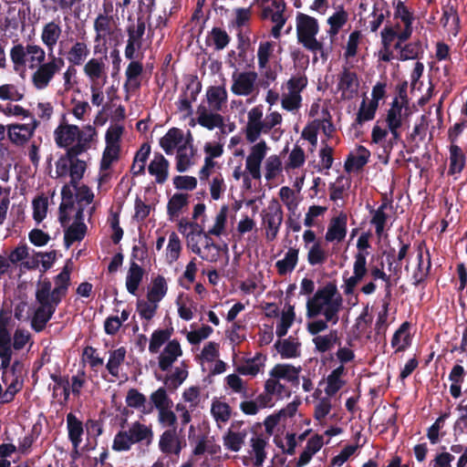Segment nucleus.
<instances>
[{
    "mask_svg": "<svg viewBox=\"0 0 467 467\" xmlns=\"http://www.w3.org/2000/svg\"><path fill=\"white\" fill-rule=\"evenodd\" d=\"M10 59L13 69L20 77L24 78L26 68L35 69L46 60V51L39 45L18 43L10 49Z\"/></svg>",
    "mask_w": 467,
    "mask_h": 467,
    "instance_id": "1",
    "label": "nucleus"
},
{
    "mask_svg": "<svg viewBox=\"0 0 467 467\" xmlns=\"http://www.w3.org/2000/svg\"><path fill=\"white\" fill-rule=\"evenodd\" d=\"M152 438L153 431L150 426L135 421L128 430L119 431L116 433L112 442V450L115 451H128L136 443L150 444Z\"/></svg>",
    "mask_w": 467,
    "mask_h": 467,
    "instance_id": "2",
    "label": "nucleus"
},
{
    "mask_svg": "<svg viewBox=\"0 0 467 467\" xmlns=\"http://www.w3.org/2000/svg\"><path fill=\"white\" fill-rule=\"evenodd\" d=\"M319 30L317 20L308 15L299 13L296 16V36L298 43L315 54L313 62L317 61V49L321 48V42L317 39Z\"/></svg>",
    "mask_w": 467,
    "mask_h": 467,
    "instance_id": "3",
    "label": "nucleus"
},
{
    "mask_svg": "<svg viewBox=\"0 0 467 467\" xmlns=\"http://www.w3.org/2000/svg\"><path fill=\"white\" fill-rule=\"evenodd\" d=\"M337 295L340 294L336 284L332 282H328L324 286L319 287L314 296L307 299L306 317L308 318H315L321 315L324 306L335 301Z\"/></svg>",
    "mask_w": 467,
    "mask_h": 467,
    "instance_id": "4",
    "label": "nucleus"
},
{
    "mask_svg": "<svg viewBox=\"0 0 467 467\" xmlns=\"http://www.w3.org/2000/svg\"><path fill=\"white\" fill-rule=\"evenodd\" d=\"M262 225L265 228V238L267 241H274L283 223L284 212L281 204L276 199L269 202L266 209L261 213Z\"/></svg>",
    "mask_w": 467,
    "mask_h": 467,
    "instance_id": "5",
    "label": "nucleus"
},
{
    "mask_svg": "<svg viewBox=\"0 0 467 467\" xmlns=\"http://www.w3.org/2000/svg\"><path fill=\"white\" fill-rule=\"evenodd\" d=\"M201 90L202 83L198 80L197 76H191L185 89L182 90L176 102L177 109L181 112H186L185 118L192 115V103L196 101Z\"/></svg>",
    "mask_w": 467,
    "mask_h": 467,
    "instance_id": "6",
    "label": "nucleus"
},
{
    "mask_svg": "<svg viewBox=\"0 0 467 467\" xmlns=\"http://www.w3.org/2000/svg\"><path fill=\"white\" fill-rule=\"evenodd\" d=\"M89 47L84 41H75L67 49H65L64 41L59 42L58 55L65 56L67 62L72 66H81L89 56Z\"/></svg>",
    "mask_w": 467,
    "mask_h": 467,
    "instance_id": "7",
    "label": "nucleus"
},
{
    "mask_svg": "<svg viewBox=\"0 0 467 467\" xmlns=\"http://www.w3.org/2000/svg\"><path fill=\"white\" fill-rule=\"evenodd\" d=\"M267 150V146L265 140L254 144L251 148V152L246 158V170L249 171L251 176L259 180L261 178V163L265 159Z\"/></svg>",
    "mask_w": 467,
    "mask_h": 467,
    "instance_id": "8",
    "label": "nucleus"
},
{
    "mask_svg": "<svg viewBox=\"0 0 467 467\" xmlns=\"http://www.w3.org/2000/svg\"><path fill=\"white\" fill-rule=\"evenodd\" d=\"M257 73L254 71L233 74V85L231 90L237 96L250 95L254 87Z\"/></svg>",
    "mask_w": 467,
    "mask_h": 467,
    "instance_id": "9",
    "label": "nucleus"
},
{
    "mask_svg": "<svg viewBox=\"0 0 467 467\" xmlns=\"http://www.w3.org/2000/svg\"><path fill=\"white\" fill-rule=\"evenodd\" d=\"M39 122L36 119L31 124H11L7 126L10 141L17 146L24 145L34 134Z\"/></svg>",
    "mask_w": 467,
    "mask_h": 467,
    "instance_id": "10",
    "label": "nucleus"
},
{
    "mask_svg": "<svg viewBox=\"0 0 467 467\" xmlns=\"http://www.w3.org/2000/svg\"><path fill=\"white\" fill-rule=\"evenodd\" d=\"M358 87L359 82L357 73L345 67L338 81V89L342 91V98L353 99L358 94Z\"/></svg>",
    "mask_w": 467,
    "mask_h": 467,
    "instance_id": "11",
    "label": "nucleus"
},
{
    "mask_svg": "<svg viewBox=\"0 0 467 467\" xmlns=\"http://www.w3.org/2000/svg\"><path fill=\"white\" fill-rule=\"evenodd\" d=\"M55 141L59 148H67L72 145L78 136H79V128L73 124H60L54 131Z\"/></svg>",
    "mask_w": 467,
    "mask_h": 467,
    "instance_id": "12",
    "label": "nucleus"
},
{
    "mask_svg": "<svg viewBox=\"0 0 467 467\" xmlns=\"http://www.w3.org/2000/svg\"><path fill=\"white\" fill-rule=\"evenodd\" d=\"M34 70L31 76V81L34 88L38 90L47 88L56 76L55 71L47 61L42 62Z\"/></svg>",
    "mask_w": 467,
    "mask_h": 467,
    "instance_id": "13",
    "label": "nucleus"
},
{
    "mask_svg": "<svg viewBox=\"0 0 467 467\" xmlns=\"http://www.w3.org/2000/svg\"><path fill=\"white\" fill-rule=\"evenodd\" d=\"M182 355V350L180 342L177 339L170 340L159 357L160 369L162 371L169 370L173 362Z\"/></svg>",
    "mask_w": 467,
    "mask_h": 467,
    "instance_id": "14",
    "label": "nucleus"
},
{
    "mask_svg": "<svg viewBox=\"0 0 467 467\" xmlns=\"http://www.w3.org/2000/svg\"><path fill=\"white\" fill-rule=\"evenodd\" d=\"M347 214L341 213L338 216L333 218L328 225L326 240L327 242H341L345 239L347 234Z\"/></svg>",
    "mask_w": 467,
    "mask_h": 467,
    "instance_id": "15",
    "label": "nucleus"
},
{
    "mask_svg": "<svg viewBox=\"0 0 467 467\" xmlns=\"http://www.w3.org/2000/svg\"><path fill=\"white\" fill-rule=\"evenodd\" d=\"M301 367H295L291 364H276L269 372L274 379H285L294 386L299 385V373Z\"/></svg>",
    "mask_w": 467,
    "mask_h": 467,
    "instance_id": "16",
    "label": "nucleus"
},
{
    "mask_svg": "<svg viewBox=\"0 0 467 467\" xmlns=\"http://www.w3.org/2000/svg\"><path fill=\"white\" fill-rule=\"evenodd\" d=\"M370 151L364 146L357 148V155L349 153L345 161L344 169L347 172L358 171L368 162Z\"/></svg>",
    "mask_w": 467,
    "mask_h": 467,
    "instance_id": "17",
    "label": "nucleus"
},
{
    "mask_svg": "<svg viewBox=\"0 0 467 467\" xmlns=\"http://www.w3.org/2000/svg\"><path fill=\"white\" fill-rule=\"evenodd\" d=\"M62 34V27L59 21H50L47 23L41 32V41L46 46L47 51L55 49V47Z\"/></svg>",
    "mask_w": 467,
    "mask_h": 467,
    "instance_id": "18",
    "label": "nucleus"
},
{
    "mask_svg": "<svg viewBox=\"0 0 467 467\" xmlns=\"http://www.w3.org/2000/svg\"><path fill=\"white\" fill-rule=\"evenodd\" d=\"M169 165L168 160L161 153H156L148 167V171L150 175L155 176L157 183L162 184L168 179Z\"/></svg>",
    "mask_w": 467,
    "mask_h": 467,
    "instance_id": "19",
    "label": "nucleus"
},
{
    "mask_svg": "<svg viewBox=\"0 0 467 467\" xmlns=\"http://www.w3.org/2000/svg\"><path fill=\"white\" fill-rule=\"evenodd\" d=\"M159 448L165 454L179 455L182 451L180 441L176 435V428L166 430L160 438Z\"/></svg>",
    "mask_w": 467,
    "mask_h": 467,
    "instance_id": "20",
    "label": "nucleus"
},
{
    "mask_svg": "<svg viewBox=\"0 0 467 467\" xmlns=\"http://www.w3.org/2000/svg\"><path fill=\"white\" fill-rule=\"evenodd\" d=\"M67 429L68 440L72 443L73 448L78 449L82 441L84 426L82 421L72 412L67 415Z\"/></svg>",
    "mask_w": 467,
    "mask_h": 467,
    "instance_id": "21",
    "label": "nucleus"
},
{
    "mask_svg": "<svg viewBox=\"0 0 467 467\" xmlns=\"http://www.w3.org/2000/svg\"><path fill=\"white\" fill-rule=\"evenodd\" d=\"M323 436L315 434L306 442L305 450L299 455L296 462V467H303L306 465L316 454L323 447Z\"/></svg>",
    "mask_w": 467,
    "mask_h": 467,
    "instance_id": "22",
    "label": "nucleus"
},
{
    "mask_svg": "<svg viewBox=\"0 0 467 467\" xmlns=\"http://www.w3.org/2000/svg\"><path fill=\"white\" fill-rule=\"evenodd\" d=\"M15 160V151L5 144H0V180L2 182L9 181L10 170Z\"/></svg>",
    "mask_w": 467,
    "mask_h": 467,
    "instance_id": "23",
    "label": "nucleus"
},
{
    "mask_svg": "<svg viewBox=\"0 0 467 467\" xmlns=\"http://www.w3.org/2000/svg\"><path fill=\"white\" fill-rule=\"evenodd\" d=\"M345 373L344 365H340L333 369L327 378V387L325 392L328 397H332L337 394L346 384V381L341 379Z\"/></svg>",
    "mask_w": 467,
    "mask_h": 467,
    "instance_id": "24",
    "label": "nucleus"
},
{
    "mask_svg": "<svg viewBox=\"0 0 467 467\" xmlns=\"http://www.w3.org/2000/svg\"><path fill=\"white\" fill-rule=\"evenodd\" d=\"M182 140L183 133L182 130L178 128H171L160 140V146L162 148L166 154L170 155L173 153L175 148L181 146L180 144Z\"/></svg>",
    "mask_w": 467,
    "mask_h": 467,
    "instance_id": "25",
    "label": "nucleus"
},
{
    "mask_svg": "<svg viewBox=\"0 0 467 467\" xmlns=\"http://www.w3.org/2000/svg\"><path fill=\"white\" fill-rule=\"evenodd\" d=\"M106 66L103 62V59L100 58H90L83 67V71L85 75L88 78V79L92 82V84H96L97 81L102 77L106 78Z\"/></svg>",
    "mask_w": 467,
    "mask_h": 467,
    "instance_id": "26",
    "label": "nucleus"
},
{
    "mask_svg": "<svg viewBox=\"0 0 467 467\" xmlns=\"http://www.w3.org/2000/svg\"><path fill=\"white\" fill-rule=\"evenodd\" d=\"M143 275L144 269L134 261H131L126 277V287L130 294L136 295Z\"/></svg>",
    "mask_w": 467,
    "mask_h": 467,
    "instance_id": "27",
    "label": "nucleus"
},
{
    "mask_svg": "<svg viewBox=\"0 0 467 467\" xmlns=\"http://www.w3.org/2000/svg\"><path fill=\"white\" fill-rule=\"evenodd\" d=\"M150 154V145L147 142L142 143L135 153L133 162L130 167V172L133 176H140L145 172V164Z\"/></svg>",
    "mask_w": 467,
    "mask_h": 467,
    "instance_id": "28",
    "label": "nucleus"
},
{
    "mask_svg": "<svg viewBox=\"0 0 467 467\" xmlns=\"http://www.w3.org/2000/svg\"><path fill=\"white\" fill-rule=\"evenodd\" d=\"M298 253L299 250L297 248L290 247L285 253L284 259L278 260L275 263L277 273L280 275H285L295 269L298 261Z\"/></svg>",
    "mask_w": 467,
    "mask_h": 467,
    "instance_id": "29",
    "label": "nucleus"
},
{
    "mask_svg": "<svg viewBox=\"0 0 467 467\" xmlns=\"http://www.w3.org/2000/svg\"><path fill=\"white\" fill-rule=\"evenodd\" d=\"M410 326V323L406 321L395 331L391 338V347L397 348L396 351H404L410 346L411 338L408 333Z\"/></svg>",
    "mask_w": 467,
    "mask_h": 467,
    "instance_id": "30",
    "label": "nucleus"
},
{
    "mask_svg": "<svg viewBox=\"0 0 467 467\" xmlns=\"http://www.w3.org/2000/svg\"><path fill=\"white\" fill-rule=\"evenodd\" d=\"M168 285L162 275H158L152 280V285L150 288L147 298L150 303H159L167 294Z\"/></svg>",
    "mask_w": 467,
    "mask_h": 467,
    "instance_id": "31",
    "label": "nucleus"
},
{
    "mask_svg": "<svg viewBox=\"0 0 467 467\" xmlns=\"http://www.w3.org/2000/svg\"><path fill=\"white\" fill-rule=\"evenodd\" d=\"M265 358V356L258 353L254 358H248L245 363L239 365L236 371L240 375L254 377L259 373L260 368L264 366Z\"/></svg>",
    "mask_w": 467,
    "mask_h": 467,
    "instance_id": "32",
    "label": "nucleus"
},
{
    "mask_svg": "<svg viewBox=\"0 0 467 467\" xmlns=\"http://www.w3.org/2000/svg\"><path fill=\"white\" fill-rule=\"evenodd\" d=\"M231 41L230 36L221 27H213L206 37L207 45H213L216 50H223Z\"/></svg>",
    "mask_w": 467,
    "mask_h": 467,
    "instance_id": "33",
    "label": "nucleus"
},
{
    "mask_svg": "<svg viewBox=\"0 0 467 467\" xmlns=\"http://www.w3.org/2000/svg\"><path fill=\"white\" fill-rule=\"evenodd\" d=\"M126 353L127 351L124 347H120L109 352V358L106 364V368L112 377L119 378V367L125 360Z\"/></svg>",
    "mask_w": 467,
    "mask_h": 467,
    "instance_id": "34",
    "label": "nucleus"
},
{
    "mask_svg": "<svg viewBox=\"0 0 467 467\" xmlns=\"http://www.w3.org/2000/svg\"><path fill=\"white\" fill-rule=\"evenodd\" d=\"M194 155V149L192 145H190L189 149L187 144H183L178 147L176 156V170L179 172L186 171L192 165V158Z\"/></svg>",
    "mask_w": 467,
    "mask_h": 467,
    "instance_id": "35",
    "label": "nucleus"
},
{
    "mask_svg": "<svg viewBox=\"0 0 467 467\" xmlns=\"http://www.w3.org/2000/svg\"><path fill=\"white\" fill-rule=\"evenodd\" d=\"M464 165L465 156L462 149L456 144H451L450 146V167L448 173L450 175L460 173L463 170Z\"/></svg>",
    "mask_w": 467,
    "mask_h": 467,
    "instance_id": "36",
    "label": "nucleus"
},
{
    "mask_svg": "<svg viewBox=\"0 0 467 467\" xmlns=\"http://www.w3.org/2000/svg\"><path fill=\"white\" fill-rule=\"evenodd\" d=\"M286 310L282 313L280 322L276 326L275 334L279 338H282L287 334L288 329L294 323L296 314L295 306L290 304H286Z\"/></svg>",
    "mask_w": 467,
    "mask_h": 467,
    "instance_id": "37",
    "label": "nucleus"
},
{
    "mask_svg": "<svg viewBox=\"0 0 467 467\" xmlns=\"http://www.w3.org/2000/svg\"><path fill=\"white\" fill-rule=\"evenodd\" d=\"M206 97L213 109L219 111L227 100V92L223 87H211L207 90Z\"/></svg>",
    "mask_w": 467,
    "mask_h": 467,
    "instance_id": "38",
    "label": "nucleus"
},
{
    "mask_svg": "<svg viewBox=\"0 0 467 467\" xmlns=\"http://www.w3.org/2000/svg\"><path fill=\"white\" fill-rule=\"evenodd\" d=\"M87 232V225L84 223H72L64 234V243L66 247H69L74 242L84 239Z\"/></svg>",
    "mask_w": 467,
    "mask_h": 467,
    "instance_id": "39",
    "label": "nucleus"
},
{
    "mask_svg": "<svg viewBox=\"0 0 467 467\" xmlns=\"http://www.w3.org/2000/svg\"><path fill=\"white\" fill-rule=\"evenodd\" d=\"M343 298L341 295H337L335 301L331 302L328 306H324L322 310V315L324 316V321L327 323H331L332 325L337 324L339 320V311L342 307Z\"/></svg>",
    "mask_w": 467,
    "mask_h": 467,
    "instance_id": "40",
    "label": "nucleus"
},
{
    "mask_svg": "<svg viewBox=\"0 0 467 467\" xmlns=\"http://www.w3.org/2000/svg\"><path fill=\"white\" fill-rule=\"evenodd\" d=\"M267 441L263 435H256L251 439V446L254 453V465L261 466L266 458L265 447Z\"/></svg>",
    "mask_w": 467,
    "mask_h": 467,
    "instance_id": "41",
    "label": "nucleus"
},
{
    "mask_svg": "<svg viewBox=\"0 0 467 467\" xmlns=\"http://www.w3.org/2000/svg\"><path fill=\"white\" fill-rule=\"evenodd\" d=\"M187 377L188 371L177 367L172 374L165 377L163 383L169 391L173 392L183 383Z\"/></svg>",
    "mask_w": 467,
    "mask_h": 467,
    "instance_id": "42",
    "label": "nucleus"
},
{
    "mask_svg": "<svg viewBox=\"0 0 467 467\" xmlns=\"http://www.w3.org/2000/svg\"><path fill=\"white\" fill-rule=\"evenodd\" d=\"M246 437L245 431L234 432L228 431L223 436V445L230 451L237 452L241 450Z\"/></svg>",
    "mask_w": 467,
    "mask_h": 467,
    "instance_id": "43",
    "label": "nucleus"
},
{
    "mask_svg": "<svg viewBox=\"0 0 467 467\" xmlns=\"http://www.w3.org/2000/svg\"><path fill=\"white\" fill-rule=\"evenodd\" d=\"M202 234H198L195 231H190L186 234V244L189 249L192 250V253L199 255L202 260L215 262L217 260V254H213L210 258L207 255H203L202 254L201 247L199 245L200 237Z\"/></svg>",
    "mask_w": 467,
    "mask_h": 467,
    "instance_id": "44",
    "label": "nucleus"
},
{
    "mask_svg": "<svg viewBox=\"0 0 467 467\" xmlns=\"http://www.w3.org/2000/svg\"><path fill=\"white\" fill-rule=\"evenodd\" d=\"M298 344L294 343L290 338L284 339L283 341L277 340L275 348L283 358H293L299 356Z\"/></svg>",
    "mask_w": 467,
    "mask_h": 467,
    "instance_id": "45",
    "label": "nucleus"
},
{
    "mask_svg": "<svg viewBox=\"0 0 467 467\" xmlns=\"http://www.w3.org/2000/svg\"><path fill=\"white\" fill-rule=\"evenodd\" d=\"M187 193H174L167 204V213L170 217L178 216L181 210L188 204Z\"/></svg>",
    "mask_w": 467,
    "mask_h": 467,
    "instance_id": "46",
    "label": "nucleus"
},
{
    "mask_svg": "<svg viewBox=\"0 0 467 467\" xmlns=\"http://www.w3.org/2000/svg\"><path fill=\"white\" fill-rule=\"evenodd\" d=\"M172 328L171 329H157L155 330L150 337L149 350L150 353H157L161 347L170 339Z\"/></svg>",
    "mask_w": 467,
    "mask_h": 467,
    "instance_id": "47",
    "label": "nucleus"
},
{
    "mask_svg": "<svg viewBox=\"0 0 467 467\" xmlns=\"http://www.w3.org/2000/svg\"><path fill=\"white\" fill-rule=\"evenodd\" d=\"M150 400L158 411L163 409L171 408L173 405V402L168 396L167 389L164 387H161L152 392L150 396Z\"/></svg>",
    "mask_w": 467,
    "mask_h": 467,
    "instance_id": "48",
    "label": "nucleus"
},
{
    "mask_svg": "<svg viewBox=\"0 0 467 467\" xmlns=\"http://www.w3.org/2000/svg\"><path fill=\"white\" fill-rule=\"evenodd\" d=\"M33 206V218L36 223L42 222L47 216L48 199L44 194L38 195L34 198L32 202Z\"/></svg>",
    "mask_w": 467,
    "mask_h": 467,
    "instance_id": "49",
    "label": "nucleus"
},
{
    "mask_svg": "<svg viewBox=\"0 0 467 467\" xmlns=\"http://www.w3.org/2000/svg\"><path fill=\"white\" fill-rule=\"evenodd\" d=\"M87 169V163L82 160H72L69 169L70 185L77 189L79 181L83 178Z\"/></svg>",
    "mask_w": 467,
    "mask_h": 467,
    "instance_id": "50",
    "label": "nucleus"
},
{
    "mask_svg": "<svg viewBox=\"0 0 467 467\" xmlns=\"http://www.w3.org/2000/svg\"><path fill=\"white\" fill-rule=\"evenodd\" d=\"M182 251V243L179 235L172 232L169 236V243L166 248V256L170 263H173L178 260Z\"/></svg>",
    "mask_w": 467,
    "mask_h": 467,
    "instance_id": "51",
    "label": "nucleus"
},
{
    "mask_svg": "<svg viewBox=\"0 0 467 467\" xmlns=\"http://www.w3.org/2000/svg\"><path fill=\"white\" fill-rule=\"evenodd\" d=\"M348 21V13L344 10L343 6L338 11L334 13L328 19L327 23L330 26L328 33L332 36L337 35L340 28Z\"/></svg>",
    "mask_w": 467,
    "mask_h": 467,
    "instance_id": "52",
    "label": "nucleus"
},
{
    "mask_svg": "<svg viewBox=\"0 0 467 467\" xmlns=\"http://www.w3.org/2000/svg\"><path fill=\"white\" fill-rule=\"evenodd\" d=\"M94 29L96 31V41H99L101 37L110 35L111 25L110 18L104 14H99L94 22Z\"/></svg>",
    "mask_w": 467,
    "mask_h": 467,
    "instance_id": "53",
    "label": "nucleus"
},
{
    "mask_svg": "<svg viewBox=\"0 0 467 467\" xmlns=\"http://www.w3.org/2000/svg\"><path fill=\"white\" fill-rule=\"evenodd\" d=\"M378 108L377 105L370 102L367 105L366 100L363 99L357 114L355 124L362 125L363 122L373 119Z\"/></svg>",
    "mask_w": 467,
    "mask_h": 467,
    "instance_id": "54",
    "label": "nucleus"
},
{
    "mask_svg": "<svg viewBox=\"0 0 467 467\" xmlns=\"http://www.w3.org/2000/svg\"><path fill=\"white\" fill-rule=\"evenodd\" d=\"M423 53L422 46L420 41L406 44L400 52L399 59L401 61L417 59Z\"/></svg>",
    "mask_w": 467,
    "mask_h": 467,
    "instance_id": "55",
    "label": "nucleus"
},
{
    "mask_svg": "<svg viewBox=\"0 0 467 467\" xmlns=\"http://www.w3.org/2000/svg\"><path fill=\"white\" fill-rule=\"evenodd\" d=\"M211 412L216 421L226 422L231 418V407L222 401H213L211 408Z\"/></svg>",
    "mask_w": 467,
    "mask_h": 467,
    "instance_id": "56",
    "label": "nucleus"
},
{
    "mask_svg": "<svg viewBox=\"0 0 467 467\" xmlns=\"http://www.w3.org/2000/svg\"><path fill=\"white\" fill-rule=\"evenodd\" d=\"M197 122L203 128L213 130L224 125L223 117L219 113L210 112L207 116H198Z\"/></svg>",
    "mask_w": 467,
    "mask_h": 467,
    "instance_id": "57",
    "label": "nucleus"
},
{
    "mask_svg": "<svg viewBox=\"0 0 467 467\" xmlns=\"http://www.w3.org/2000/svg\"><path fill=\"white\" fill-rule=\"evenodd\" d=\"M119 152H120V147H109L106 146L102 158L100 161V171H107L109 170L112 163L119 160Z\"/></svg>",
    "mask_w": 467,
    "mask_h": 467,
    "instance_id": "58",
    "label": "nucleus"
},
{
    "mask_svg": "<svg viewBox=\"0 0 467 467\" xmlns=\"http://www.w3.org/2000/svg\"><path fill=\"white\" fill-rule=\"evenodd\" d=\"M31 338L30 333L24 328H16L13 337H11L12 350H21Z\"/></svg>",
    "mask_w": 467,
    "mask_h": 467,
    "instance_id": "59",
    "label": "nucleus"
},
{
    "mask_svg": "<svg viewBox=\"0 0 467 467\" xmlns=\"http://www.w3.org/2000/svg\"><path fill=\"white\" fill-rule=\"evenodd\" d=\"M394 18H400L404 25H412L413 13L404 5L401 0L394 3Z\"/></svg>",
    "mask_w": 467,
    "mask_h": 467,
    "instance_id": "60",
    "label": "nucleus"
},
{
    "mask_svg": "<svg viewBox=\"0 0 467 467\" xmlns=\"http://www.w3.org/2000/svg\"><path fill=\"white\" fill-rule=\"evenodd\" d=\"M274 43L261 42L257 51L258 66L261 69L266 68L270 56L273 52Z\"/></svg>",
    "mask_w": 467,
    "mask_h": 467,
    "instance_id": "61",
    "label": "nucleus"
},
{
    "mask_svg": "<svg viewBox=\"0 0 467 467\" xmlns=\"http://www.w3.org/2000/svg\"><path fill=\"white\" fill-rule=\"evenodd\" d=\"M282 170V162L277 155L270 156L265 162V179L271 181L276 177V175Z\"/></svg>",
    "mask_w": 467,
    "mask_h": 467,
    "instance_id": "62",
    "label": "nucleus"
},
{
    "mask_svg": "<svg viewBox=\"0 0 467 467\" xmlns=\"http://www.w3.org/2000/svg\"><path fill=\"white\" fill-rule=\"evenodd\" d=\"M327 255L320 243H315L308 251L307 261L311 265H321L325 263Z\"/></svg>",
    "mask_w": 467,
    "mask_h": 467,
    "instance_id": "63",
    "label": "nucleus"
},
{
    "mask_svg": "<svg viewBox=\"0 0 467 467\" xmlns=\"http://www.w3.org/2000/svg\"><path fill=\"white\" fill-rule=\"evenodd\" d=\"M123 127L120 125L111 126L108 129L105 140L106 146L109 147H120L119 141L123 133Z\"/></svg>",
    "mask_w": 467,
    "mask_h": 467,
    "instance_id": "64",
    "label": "nucleus"
}]
</instances>
